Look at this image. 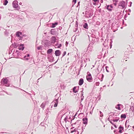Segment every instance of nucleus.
Returning a JSON list of instances; mask_svg holds the SVG:
<instances>
[{
  "mask_svg": "<svg viewBox=\"0 0 134 134\" xmlns=\"http://www.w3.org/2000/svg\"><path fill=\"white\" fill-rule=\"evenodd\" d=\"M88 59L89 61H90V59L89 58H84L83 60H84V62L85 63H86Z\"/></svg>",
  "mask_w": 134,
  "mask_h": 134,
  "instance_id": "nucleus-30",
  "label": "nucleus"
},
{
  "mask_svg": "<svg viewBox=\"0 0 134 134\" xmlns=\"http://www.w3.org/2000/svg\"><path fill=\"white\" fill-rule=\"evenodd\" d=\"M114 132L115 133H117L116 131L115 130L114 131Z\"/></svg>",
  "mask_w": 134,
  "mask_h": 134,
  "instance_id": "nucleus-57",
  "label": "nucleus"
},
{
  "mask_svg": "<svg viewBox=\"0 0 134 134\" xmlns=\"http://www.w3.org/2000/svg\"><path fill=\"white\" fill-rule=\"evenodd\" d=\"M92 46H90V44H89L87 48L86 51V53H90L92 51Z\"/></svg>",
  "mask_w": 134,
  "mask_h": 134,
  "instance_id": "nucleus-4",
  "label": "nucleus"
},
{
  "mask_svg": "<svg viewBox=\"0 0 134 134\" xmlns=\"http://www.w3.org/2000/svg\"><path fill=\"white\" fill-rule=\"evenodd\" d=\"M98 12H101V9H99Z\"/></svg>",
  "mask_w": 134,
  "mask_h": 134,
  "instance_id": "nucleus-58",
  "label": "nucleus"
},
{
  "mask_svg": "<svg viewBox=\"0 0 134 134\" xmlns=\"http://www.w3.org/2000/svg\"><path fill=\"white\" fill-rule=\"evenodd\" d=\"M24 58L26 60H28L29 59L27 57L26 55H25L24 57Z\"/></svg>",
  "mask_w": 134,
  "mask_h": 134,
  "instance_id": "nucleus-36",
  "label": "nucleus"
},
{
  "mask_svg": "<svg viewBox=\"0 0 134 134\" xmlns=\"http://www.w3.org/2000/svg\"><path fill=\"white\" fill-rule=\"evenodd\" d=\"M84 82L82 78H81L80 79L79 82V85L81 86L82 85Z\"/></svg>",
  "mask_w": 134,
  "mask_h": 134,
  "instance_id": "nucleus-13",
  "label": "nucleus"
},
{
  "mask_svg": "<svg viewBox=\"0 0 134 134\" xmlns=\"http://www.w3.org/2000/svg\"><path fill=\"white\" fill-rule=\"evenodd\" d=\"M113 116H114L113 114L110 115L108 119V121H110V120L113 121V120L114 119V118L113 117Z\"/></svg>",
  "mask_w": 134,
  "mask_h": 134,
  "instance_id": "nucleus-12",
  "label": "nucleus"
},
{
  "mask_svg": "<svg viewBox=\"0 0 134 134\" xmlns=\"http://www.w3.org/2000/svg\"><path fill=\"white\" fill-rule=\"evenodd\" d=\"M91 15V13H90V14L89 15V17H90Z\"/></svg>",
  "mask_w": 134,
  "mask_h": 134,
  "instance_id": "nucleus-62",
  "label": "nucleus"
},
{
  "mask_svg": "<svg viewBox=\"0 0 134 134\" xmlns=\"http://www.w3.org/2000/svg\"><path fill=\"white\" fill-rule=\"evenodd\" d=\"M3 1L4 2L3 4L4 5H6L8 3V1L7 0H4Z\"/></svg>",
  "mask_w": 134,
  "mask_h": 134,
  "instance_id": "nucleus-26",
  "label": "nucleus"
},
{
  "mask_svg": "<svg viewBox=\"0 0 134 134\" xmlns=\"http://www.w3.org/2000/svg\"><path fill=\"white\" fill-rule=\"evenodd\" d=\"M68 42L66 41L65 43V45L66 47L68 46Z\"/></svg>",
  "mask_w": 134,
  "mask_h": 134,
  "instance_id": "nucleus-44",
  "label": "nucleus"
},
{
  "mask_svg": "<svg viewBox=\"0 0 134 134\" xmlns=\"http://www.w3.org/2000/svg\"><path fill=\"white\" fill-rule=\"evenodd\" d=\"M19 37H20V39H22V38H23V37L22 36H19Z\"/></svg>",
  "mask_w": 134,
  "mask_h": 134,
  "instance_id": "nucleus-64",
  "label": "nucleus"
},
{
  "mask_svg": "<svg viewBox=\"0 0 134 134\" xmlns=\"http://www.w3.org/2000/svg\"><path fill=\"white\" fill-rule=\"evenodd\" d=\"M62 29V27L59 26L58 28V29L60 30H61Z\"/></svg>",
  "mask_w": 134,
  "mask_h": 134,
  "instance_id": "nucleus-46",
  "label": "nucleus"
},
{
  "mask_svg": "<svg viewBox=\"0 0 134 134\" xmlns=\"http://www.w3.org/2000/svg\"><path fill=\"white\" fill-rule=\"evenodd\" d=\"M126 117V115L125 114H122L121 116V119H125Z\"/></svg>",
  "mask_w": 134,
  "mask_h": 134,
  "instance_id": "nucleus-21",
  "label": "nucleus"
},
{
  "mask_svg": "<svg viewBox=\"0 0 134 134\" xmlns=\"http://www.w3.org/2000/svg\"><path fill=\"white\" fill-rule=\"evenodd\" d=\"M62 46V44L61 43L59 44V45L58 46L57 48H60L61 46Z\"/></svg>",
  "mask_w": 134,
  "mask_h": 134,
  "instance_id": "nucleus-43",
  "label": "nucleus"
},
{
  "mask_svg": "<svg viewBox=\"0 0 134 134\" xmlns=\"http://www.w3.org/2000/svg\"><path fill=\"white\" fill-rule=\"evenodd\" d=\"M78 129H79L78 128H75L74 130L71 131L70 133H72L74 132H75V131H76V130H78Z\"/></svg>",
  "mask_w": 134,
  "mask_h": 134,
  "instance_id": "nucleus-28",
  "label": "nucleus"
},
{
  "mask_svg": "<svg viewBox=\"0 0 134 134\" xmlns=\"http://www.w3.org/2000/svg\"><path fill=\"white\" fill-rule=\"evenodd\" d=\"M83 126H82V128H82V132H82L83 131Z\"/></svg>",
  "mask_w": 134,
  "mask_h": 134,
  "instance_id": "nucleus-53",
  "label": "nucleus"
},
{
  "mask_svg": "<svg viewBox=\"0 0 134 134\" xmlns=\"http://www.w3.org/2000/svg\"><path fill=\"white\" fill-rule=\"evenodd\" d=\"M86 79L89 82H91L92 79V77L86 76Z\"/></svg>",
  "mask_w": 134,
  "mask_h": 134,
  "instance_id": "nucleus-20",
  "label": "nucleus"
},
{
  "mask_svg": "<svg viewBox=\"0 0 134 134\" xmlns=\"http://www.w3.org/2000/svg\"><path fill=\"white\" fill-rule=\"evenodd\" d=\"M109 5V7H110V8L112 9L113 8V7L111 5Z\"/></svg>",
  "mask_w": 134,
  "mask_h": 134,
  "instance_id": "nucleus-49",
  "label": "nucleus"
},
{
  "mask_svg": "<svg viewBox=\"0 0 134 134\" xmlns=\"http://www.w3.org/2000/svg\"><path fill=\"white\" fill-rule=\"evenodd\" d=\"M92 2L93 5H96L99 3V0H92Z\"/></svg>",
  "mask_w": 134,
  "mask_h": 134,
  "instance_id": "nucleus-11",
  "label": "nucleus"
},
{
  "mask_svg": "<svg viewBox=\"0 0 134 134\" xmlns=\"http://www.w3.org/2000/svg\"><path fill=\"white\" fill-rule=\"evenodd\" d=\"M64 120L65 122L66 123L68 120V117L67 116L65 118Z\"/></svg>",
  "mask_w": 134,
  "mask_h": 134,
  "instance_id": "nucleus-35",
  "label": "nucleus"
},
{
  "mask_svg": "<svg viewBox=\"0 0 134 134\" xmlns=\"http://www.w3.org/2000/svg\"><path fill=\"white\" fill-rule=\"evenodd\" d=\"M89 76L90 77H92L90 73V74L88 75V76Z\"/></svg>",
  "mask_w": 134,
  "mask_h": 134,
  "instance_id": "nucleus-51",
  "label": "nucleus"
},
{
  "mask_svg": "<svg viewBox=\"0 0 134 134\" xmlns=\"http://www.w3.org/2000/svg\"><path fill=\"white\" fill-rule=\"evenodd\" d=\"M79 132L77 131V130H76L75 131L74 133V134H79Z\"/></svg>",
  "mask_w": 134,
  "mask_h": 134,
  "instance_id": "nucleus-38",
  "label": "nucleus"
},
{
  "mask_svg": "<svg viewBox=\"0 0 134 134\" xmlns=\"http://www.w3.org/2000/svg\"><path fill=\"white\" fill-rule=\"evenodd\" d=\"M76 0H73V3H74V4H75L76 2Z\"/></svg>",
  "mask_w": 134,
  "mask_h": 134,
  "instance_id": "nucleus-45",
  "label": "nucleus"
},
{
  "mask_svg": "<svg viewBox=\"0 0 134 134\" xmlns=\"http://www.w3.org/2000/svg\"><path fill=\"white\" fill-rule=\"evenodd\" d=\"M77 87L78 89H79V87L78 86L77 87L76 86L74 87L73 88V92L74 93H76L77 92H78V91L77 90H75L76 88Z\"/></svg>",
  "mask_w": 134,
  "mask_h": 134,
  "instance_id": "nucleus-18",
  "label": "nucleus"
},
{
  "mask_svg": "<svg viewBox=\"0 0 134 134\" xmlns=\"http://www.w3.org/2000/svg\"><path fill=\"white\" fill-rule=\"evenodd\" d=\"M128 11L129 12H131V10L130 9H128Z\"/></svg>",
  "mask_w": 134,
  "mask_h": 134,
  "instance_id": "nucleus-63",
  "label": "nucleus"
},
{
  "mask_svg": "<svg viewBox=\"0 0 134 134\" xmlns=\"http://www.w3.org/2000/svg\"><path fill=\"white\" fill-rule=\"evenodd\" d=\"M81 102L82 101V100L84 98V96H81Z\"/></svg>",
  "mask_w": 134,
  "mask_h": 134,
  "instance_id": "nucleus-37",
  "label": "nucleus"
},
{
  "mask_svg": "<svg viewBox=\"0 0 134 134\" xmlns=\"http://www.w3.org/2000/svg\"><path fill=\"white\" fill-rule=\"evenodd\" d=\"M99 82H97L96 83V86H99Z\"/></svg>",
  "mask_w": 134,
  "mask_h": 134,
  "instance_id": "nucleus-42",
  "label": "nucleus"
},
{
  "mask_svg": "<svg viewBox=\"0 0 134 134\" xmlns=\"http://www.w3.org/2000/svg\"><path fill=\"white\" fill-rule=\"evenodd\" d=\"M119 117H116V119H113V122H117L119 120Z\"/></svg>",
  "mask_w": 134,
  "mask_h": 134,
  "instance_id": "nucleus-29",
  "label": "nucleus"
},
{
  "mask_svg": "<svg viewBox=\"0 0 134 134\" xmlns=\"http://www.w3.org/2000/svg\"><path fill=\"white\" fill-rule=\"evenodd\" d=\"M66 51H64L62 54V57H63L64 55H65L66 54Z\"/></svg>",
  "mask_w": 134,
  "mask_h": 134,
  "instance_id": "nucleus-39",
  "label": "nucleus"
},
{
  "mask_svg": "<svg viewBox=\"0 0 134 134\" xmlns=\"http://www.w3.org/2000/svg\"><path fill=\"white\" fill-rule=\"evenodd\" d=\"M126 3L125 1H122L120 2L118 4V7L119 8L121 7L122 8H125V6Z\"/></svg>",
  "mask_w": 134,
  "mask_h": 134,
  "instance_id": "nucleus-3",
  "label": "nucleus"
},
{
  "mask_svg": "<svg viewBox=\"0 0 134 134\" xmlns=\"http://www.w3.org/2000/svg\"><path fill=\"white\" fill-rule=\"evenodd\" d=\"M58 24V23L57 22H55L54 23H52V26L51 27L52 28H54L55 27L56 25H57Z\"/></svg>",
  "mask_w": 134,
  "mask_h": 134,
  "instance_id": "nucleus-16",
  "label": "nucleus"
},
{
  "mask_svg": "<svg viewBox=\"0 0 134 134\" xmlns=\"http://www.w3.org/2000/svg\"><path fill=\"white\" fill-rule=\"evenodd\" d=\"M105 8H106L110 11H111L112 10V9L110 8V7H109V5H107V6L105 7Z\"/></svg>",
  "mask_w": 134,
  "mask_h": 134,
  "instance_id": "nucleus-23",
  "label": "nucleus"
},
{
  "mask_svg": "<svg viewBox=\"0 0 134 134\" xmlns=\"http://www.w3.org/2000/svg\"><path fill=\"white\" fill-rule=\"evenodd\" d=\"M74 128V127H72L71 129L70 130L73 129Z\"/></svg>",
  "mask_w": 134,
  "mask_h": 134,
  "instance_id": "nucleus-61",
  "label": "nucleus"
},
{
  "mask_svg": "<svg viewBox=\"0 0 134 134\" xmlns=\"http://www.w3.org/2000/svg\"><path fill=\"white\" fill-rule=\"evenodd\" d=\"M60 87L62 89H64L65 87V86L64 85V84L63 83H61L60 85Z\"/></svg>",
  "mask_w": 134,
  "mask_h": 134,
  "instance_id": "nucleus-24",
  "label": "nucleus"
},
{
  "mask_svg": "<svg viewBox=\"0 0 134 134\" xmlns=\"http://www.w3.org/2000/svg\"><path fill=\"white\" fill-rule=\"evenodd\" d=\"M53 49H49L47 50V53L48 54H50L53 52Z\"/></svg>",
  "mask_w": 134,
  "mask_h": 134,
  "instance_id": "nucleus-19",
  "label": "nucleus"
},
{
  "mask_svg": "<svg viewBox=\"0 0 134 134\" xmlns=\"http://www.w3.org/2000/svg\"><path fill=\"white\" fill-rule=\"evenodd\" d=\"M51 34L52 35H57V33L56 31V29H52L50 31Z\"/></svg>",
  "mask_w": 134,
  "mask_h": 134,
  "instance_id": "nucleus-6",
  "label": "nucleus"
},
{
  "mask_svg": "<svg viewBox=\"0 0 134 134\" xmlns=\"http://www.w3.org/2000/svg\"><path fill=\"white\" fill-rule=\"evenodd\" d=\"M1 82L3 83V85H5L6 86L9 87L10 85V83H9V80L6 78H3L1 80Z\"/></svg>",
  "mask_w": 134,
  "mask_h": 134,
  "instance_id": "nucleus-1",
  "label": "nucleus"
},
{
  "mask_svg": "<svg viewBox=\"0 0 134 134\" xmlns=\"http://www.w3.org/2000/svg\"><path fill=\"white\" fill-rule=\"evenodd\" d=\"M113 1L114 2V4L115 6H116L118 2V0H113Z\"/></svg>",
  "mask_w": 134,
  "mask_h": 134,
  "instance_id": "nucleus-25",
  "label": "nucleus"
},
{
  "mask_svg": "<svg viewBox=\"0 0 134 134\" xmlns=\"http://www.w3.org/2000/svg\"><path fill=\"white\" fill-rule=\"evenodd\" d=\"M13 7L14 8H17V10H19L20 9V7H19L18 2L17 1H14L12 3Z\"/></svg>",
  "mask_w": 134,
  "mask_h": 134,
  "instance_id": "nucleus-2",
  "label": "nucleus"
},
{
  "mask_svg": "<svg viewBox=\"0 0 134 134\" xmlns=\"http://www.w3.org/2000/svg\"><path fill=\"white\" fill-rule=\"evenodd\" d=\"M77 26H78L77 22V21H76L75 26H76V27H77Z\"/></svg>",
  "mask_w": 134,
  "mask_h": 134,
  "instance_id": "nucleus-47",
  "label": "nucleus"
},
{
  "mask_svg": "<svg viewBox=\"0 0 134 134\" xmlns=\"http://www.w3.org/2000/svg\"><path fill=\"white\" fill-rule=\"evenodd\" d=\"M99 113L100 114V117H102V116H103V115L102 113L100 111H99Z\"/></svg>",
  "mask_w": 134,
  "mask_h": 134,
  "instance_id": "nucleus-40",
  "label": "nucleus"
},
{
  "mask_svg": "<svg viewBox=\"0 0 134 134\" xmlns=\"http://www.w3.org/2000/svg\"><path fill=\"white\" fill-rule=\"evenodd\" d=\"M121 104H118L117 105V106L118 107H116V108L118 109L119 110H120L121 109V108L120 107V105Z\"/></svg>",
  "mask_w": 134,
  "mask_h": 134,
  "instance_id": "nucleus-31",
  "label": "nucleus"
},
{
  "mask_svg": "<svg viewBox=\"0 0 134 134\" xmlns=\"http://www.w3.org/2000/svg\"><path fill=\"white\" fill-rule=\"evenodd\" d=\"M110 123L112 124L113 125H114V124L112 122V121L110 120V121H109Z\"/></svg>",
  "mask_w": 134,
  "mask_h": 134,
  "instance_id": "nucleus-50",
  "label": "nucleus"
},
{
  "mask_svg": "<svg viewBox=\"0 0 134 134\" xmlns=\"http://www.w3.org/2000/svg\"><path fill=\"white\" fill-rule=\"evenodd\" d=\"M54 58L52 56L51 57V58L49 59V62H52L54 61Z\"/></svg>",
  "mask_w": 134,
  "mask_h": 134,
  "instance_id": "nucleus-32",
  "label": "nucleus"
},
{
  "mask_svg": "<svg viewBox=\"0 0 134 134\" xmlns=\"http://www.w3.org/2000/svg\"><path fill=\"white\" fill-rule=\"evenodd\" d=\"M119 132L120 133H121L124 130V127L121 125H120L119 127Z\"/></svg>",
  "mask_w": 134,
  "mask_h": 134,
  "instance_id": "nucleus-14",
  "label": "nucleus"
},
{
  "mask_svg": "<svg viewBox=\"0 0 134 134\" xmlns=\"http://www.w3.org/2000/svg\"><path fill=\"white\" fill-rule=\"evenodd\" d=\"M84 89L83 88H82V91H81V96H83V91Z\"/></svg>",
  "mask_w": 134,
  "mask_h": 134,
  "instance_id": "nucleus-34",
  "label": "nucleus"
},
{
  "mask_svg": "<svg viewBox=\"0 0 134 134\" xmlns=\"http://www.w3.org/2000/svg\"><path fill=\"white\" fill-rule=\"evenodd\" d=\"M70 118L68 120H67V121L68 122L70 121Z\"/></svg>",
  "mask_w": 134,
  "mask_h": 134,
  "instance_id": "nucleus-60",
  "label": "nucleus"
},
{
  "mask_svg": "<svg viewBox=\"0 0 134 134\" xmlns=\"http://www.w3.org/2000/svg\"><path fill=\"white\" fill-rule=\"evenodd\" d=\"M44 44L47 46H50L51 44L50 41L48 40H46L44 41Z\"/></svg>",
  "mask_w": 134,
  "mask_h": 134,
  "instance_id": "nucleus-9",
  "label": "nucleus"
},
{
  "mask_svg": "<svg viewBox=\"0 0 134 134\" xmlns=\"http://www.w3.org/2000/svg\"><path fill=\"white\" fill-rule=\"evenodd\" d=\"M22 34V33L21 32L19 31H18L16 32V35L17 36L19 37L20 36V35H21Z\"/></svg>",
  "mask_w": 134,
  "mask_h": 134,
  "instance_id": "nucleus-22",
  "label": "nucleus"
},
{
  "mask_svg": "<svg viewBox=\"0 0 134 134\" xmlns=\"http://www.w3.org/2000/svg\"><path fill=\"white\" fill-rule=\"evenodd\" d=\"M57 39L56 37L54 36H52L51 38V42L52 43L54 44L56 42Z\"/></svg>",
  "mask_w": 134,
  "mask_h": 134,
  "instance_id": "nucleus-8",
  "label": "nucleus"
},
{
  "mask_svg": "<svg viewBox=\"0 0 134 134\" xmlns=\"http://www.w3.org/2000/svg\"><path fill=\"white\" fill-rule=\"evenodd\" d=\"M61 52L60 50H57L55 51V54L56 56H60L61 54Z\"/></svg>",
  "mask_w": 134,
  "mask_h": 134,
  "instance_id": "nucleus-7",
  "label": "nucleus"
},
{
  "mask_svg": "<svg viewBox=\"0 0 134 134\" xmlns=\"http://www.w3.org/2000/svg\"><path fill=\"white\" fill-rule=\"evenodd\" d=\"M45 107V104L44 103H42L41 105V107L43 110Z\"/></svg>",
  "mask_w": 134,
  "mask_h": 134,
  "instance_id": "nucleus-27",
  "label": "nucleus"
},
{
  "mask_svg": "<svg viewBox=\"0 0 134 134\" xmlns=\"http://www.w3.org/2000/svg\"><path fill=\"white\" fill-rule=\"evenodd\" d=\"M83 27L85 29H88V27L87 23H85L83 25Z\"/></svg>",
  "mask_w": 134,
  "mask_h": 134,
  "instance_id": "nucleus-15",
  "label": "nucleus"
},
{
  "mask_svg": "<svg viewBox=\"0 0 134 134\" xmlns=\"http://www.w3.org/2000/svg\"><path fill=\"white\" fill-rule=\"evenodd\" d=\"M82 120L83 121V123L86 125L87 124L88 122V119L87 118L85 117L83 118L82 119Z\"/></svg>",
  "mask_w": 134,
  "mask_h": 134,
  "instance_id": "nucleus-10",
  "label": "nucleus"
},
{
  "mask_svg": "<svg viewBox=\"0 0 134 134\" xmlns=\"http://www.w3.org/2000/svg\"><path fill=\"white\" fill-rule=\"evenodd\" d=\"M83 114V113H80V114H79L78 115V117H80V115H82Z\"/></svg>",
  "mask_w": 134,
  "mask_h": 134,
  "instance_id": "nucleus-52",
  "label": "nucleus"
},
{
  "mask_svg": "<svg viewBox=\"0 0 134 134\" xmlns=\"http://www.w3.org/2000/svg\"><path fill=\"white\" fill-rule=\"evenodd\" d=\"M26 56H27V58L29 57V56H30L29 54H27V55H26Z\"/></svg>",
  "mask_w": 134,
  "mask_h": 134,
  "instance_id": "nucleus-55",
  "label": "nucleus"
},
{
  "mask_svg": "<svg viewBox=\"0 0 134 134\" xmlns=\"http://www.w3.org/2000/svg\"><path fill=\"white\" fill-rule=\"evenodd\" d=\"M42 77V76L41 77H40V78H39L37 80V83H38V80H39L41 78V77Z\"/></svg>",
  "mask_w": 134,
  "mask_h": 134,
  "instance_id": "nucleus-56",
  "label": "nucleus"
},
{
  "mask_svg": "<svg viewBox=\"0 0 134 134\" xmlns=\"http://www.w3.org/2000/svg\"><path fill=\"white\" fill-rule=\"evenodd\" d=\"M58 102V99H55L53 100L52 103L53 104H54V107H55L57 106Z\"/></svg>",
  "mask_w": 134,
  "mask_h": 134,
  "instance_id": "nucleus-5",
  "label": "nucleus"
},
{
  "mask_svg": "<svg viewBox=\"0 0 134 134\" xmlns=\"http://www.w3.org/2000/svg\"><path fill=\"white\" fill-rule=\"evenodd\" d=\"M113 125L114 126L115 128H116L117 127L114 124V125Z\"/></svg>",
  "mask_w": 134,
  "mask_h": 134,
  "instance_id": "nucleus-59",
  "label": "nucleus"
},
{
  "mask_svg": "<svg viewBox=\"0 0 134 134\" xmlns=\"http://www.w3.org/2000/svg\"><path fill=\"white\" fill-rule=\"evenodd\" d=\"M42 46H38L37 47V49L38 50H40L41 49V48H42Z\"/></svg>",
  "mask_w": 134,
  "mask_h": 134,
  "instance_id": "nucleus-33",
  "label": "nucleus"
},
{
  "mask_svg": "<svg viewBox=\"0 0 134 134\" xmlns=\"http://www.w3.org/2000/svg\"><path fill=\"white\" fill-rule=\"evenodd\" d=\"M46 111H47V112H50V111H49V109H48V108L47 109H46Z\"/></svg>",
  "mask_w": 134,
  "mask_h": 134,
  "instance_id": "nucleus-48",
  "label": "nucleus"
},
{
  "mask_svg": "<svg viewBox=\"0 0 134 134\" xmlns=\"http://www.w3.org/2000/svg\"><path fill=\"white\" fill-rule=\"evenodd\" d=\"M130 5L129 6V7H130L131 6V5H132V2H130Z\"/></svg>",
  "mask_w": 134,
  "mask_h": 134,
  "instance_id": "nucleus-54",
  "label": "nucleus"
},
{
  "mask_svg": "<svg viewBox=\"0 0 134 134\" xmlns=\"http://www.w3.org/2000/svg\"><path fill=\"white\" fill-rule=\"evenodd\" d=\"M108 66H105V68L106 69V70L108 72H109V71L107 69V68H108Z\"/></svg>",
  "mask_w": 134,
  "mask_h": 134,
  "instance_id": "nucleus-41",
  "label": "nucleus"
},
{
  "mask_svg": "<svg viewBox=\"0 0 134 134\" xmlns=\"http://www.w3.org/2000/svg\"><path fill=\"white\" fill-rule=\"evenodd\" d=\"M24 48V47L23 44H20V46L19 47L18 49L19 50H23Z\"/></svg>",
  "mask_w": 134,
  "mask_h": 134,
  "instance_id": "nucleus-17",
  "label": "nucleus"
}]
</instances>
